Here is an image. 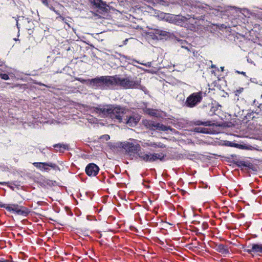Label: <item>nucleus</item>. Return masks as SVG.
Listing matches in <instances>:
<instances>
[{"instance_id": "obj_1", "label": "nucleus", "mask_w": 262, "mask_h": 262, "mask_svg": "<svg viewBox=\"0 0 262 262\" xmlns=\"http://www.w3.org/2000/svg\"><path fill=\"white\" fill-rule=\"evenodd\" d=\"M121 146L125 154L132 158L137 154L141 160L146 162L151 163L158 160L162 161L166 156L162 152H139L141 150V145L134 139H129L128 141L122 143Z\"/></svg>"}, {"instance_id": "obj_2", "label": "nucleus", "mask_w": 262, "mask_h": 262, "mask_svg": "<svg viewBox=\"0 0 262 262\" xmlns=\"http://www.w3.org/2000/svg\"><path fill=\"white\" fill-rule=\"evenodd\" d=\"M124 110L120 106H115L107 104L99 105L96 107L92 108L91 112L98 114L101 117H110L112 119L117 120L119 122L122 121Z\"/></svg>"}, {"instance_id": "obj_3", "label": "nucleus", "mask_w": 262, "mask_h": 262, "mask_svg": "<svg viewBox=\"0 0 262 262\" xmlns=\"http://www.w3.org/2000/svg\"><path fill=\"white\" fill-rule=\"evenodd\" d=\"M113 89L116 86L124 89H141V80L131 76L120 77L116 75L113 76Z\"/></svg>"}, {"instance_id": "obj_4", "label": "nucleus", "mask_w": 262, "mask_h": 262, "mask_svg": "<svg viewBox=\"0 0 262 262\" xmlns=\"http://www.w3.org/2000/svg\"><path fill=\"white\" fill-rule=\"evenodd\" d=\"M113 76H101L88 80L90 85L95 89H113Z\"/></svg>"}, {"instance_id": "obj_5", "label": "nucleus", "mask_w": 262, "mask_h": 262, "mask_svg": "<svg viewBox=\"0 0 262 262\" xmlns=\"http://www.w3.org/2000/svg\"><path fill=\"white\" fill-rule=\"evenodd\" d=\"M203 92L193 93L187 97L185 104L189 107H193L200 103L203 98Z\"/></svg>"}, {"instance_id": "obj_6", "label": "nucleus", "mask_w": 262, "mask_h": 262, "mask_svg": "<svg viewBox=\"0 0 262 262\" xmlns=\"http://www.w3.org/2000/svg\"><path fill=\"white\" fill-rule=\"evenodd\" d=\"M5 208L8 211L15 213L18 215H26L28 213L26 208L17 204L5 205Z\"/></svg>"}, {"instance_id": "obj_7", "label": "nucleus", "mask_w": 262, "mask_h": 262, "mask_svg": "<svg viewBox=\"0 0 262 262\" xmlns=\"http://www.w3.org/2000/svg\"><path fill=\"white\" fill-rule=\"evenodd\" d=\"M141 145L145 148L151 147L154 149L166 147V145L161 142H155L150 140L142 142Z\"/></svg>"}, {"instance_id": "obj_8", "label": "nucleus", "mask_w": 262, "mask_h": 262, "mask_svg": "<svg viewBox=\"0 0 262 262\" xmlns=\"http://www.w3.org/2000/svg\"><path fill=\"white\" fill-rule=\"evenodd\" d=\"M99 171V168L94 163L88 164L85 168L86 173L90 177L96 176Z\"/></svg>"}, {"instance_id": "obj_9", "label": "nucleus", "mask_w": 262, "mask_h": 262, "mask_svg": "<svg viewBox=\"0 0 262 262\" xmlns=\"http://www.w3.org/2000/svg\"><path fill=\"white\" fill-rule=\"evenodd\" d=\"M141 117L138 114H133L126 119V124L129 126H135L139 122Z\"/></svg>"}, {"instance_id": "obj_10", "label": "nucleus", "mask_w": 262, "mask_h": 262, "mask_svg": "<svg viewBox=\"0 0 262 262\" xmlns=\"http://www.w3.org/2000/svg\"><path fill=\"white\" fill-rule=\"evenodd\" d=\"M246 251L249 254H251L252 252L262 254V244H253L251 245V249H247Z\"/></svg>"}, {"instance_id": "obj_11", "label": "nucleus", "mask_w": 262, "mask_h": 262, "mask_svg": "<svg viewBox=\"0 0 262 262\" xmlns=\"http://www.w3.org/2000/svg\"><path fill=\"white\" fill-rule=\"evenodd\" d=\"M89 1L95 8L102 10L104 9L106 6V4L101 0H89Z\"/></svg>"}, {"instance_id": "obj_12", "label": "nucleus", "mask_w": 262, "mask_h": 262, "mask_svg": "<svg viewBox=\"0 0 262 262\" xmlns=\"http://www.w3.org/2000/svg\"><path fill=\"white\" fill-rule=\"evenodd\" d=\"M143 124L150 130H155L156 122L152 120H144L142 121Z\"/></svg>"}, {"instance_id": "obj_13", "label": "nucleus", "mask_w": 262, "mask_h": 262, "mask_svg": "<svg viewBox=\"0 0 262 262\" xmlns=\"http://www.w3.org/2000/svg\"><path fill=\"white\" fill-rule=\"evenodd\" d=\"M155 34L160 36L161 38H163L164 37H168L170 36V33L169 32L161 29H157L155 31Z\"/></svg>"}, {"instance_id": "obj_14", "label": "nucleus", "mask_w": 262, "mask_h": 262, "mask_svg": "<svg viewBox=\"0 0 262 262\" xmlns=\"http://www.w3.org/2000/svg\"><path fill=\"white\" fill-rule=\"evenodd\" d=\"M155 130H158L161 131H167L168 130H171V128L169 126H167L163 125V124L156 122Z\"/></svg>"}, {"instance_id": "obj_15", "label": "nucleus", "mask_w": 262, "mask_h": 262, "mask_svg": "<svg viewBox=\"0 0 262 262\" xmlns=\"http://www.w3.org/2000/svg\"><path fill=\"white\" fill-rule=\"evenodd\" d=\"M216 249L218 252L222 254H226L229 253V250L227 247L223 244H219L217 245L216 247Z\"/></svg>"}, {"instance_id": "obj_16", "label": "nucleus", "mask_w": 262, "mask_h": 262, "mask_svg": "<svg viewBox=\"0 0 262 262\" xmlns=\"http://www.w3.org/2000/svg\"><path fill=\"white\" fill-rule=\"evenodd\" d=\"M45 165L42 167L41 170L48 171L49 170V167H51L53 169H56L57 166L54 163H43Z\"/></svg>"}, {"instance_id": "obj_17", "label": "nucleus", "mask_w": 262, "mask_h": 262, "mask_svg": "<svg viewBox=\"0 0 262 262\" xmlns=\"http://www.w3.org/2000/svg\"><path fill=\"white\" fill-rule=\"evenodd\" d=\"M194 131L197 133H204V134H209L210 132L208 130V128H203V127H195L194 129Z\"/></svg>"}, {"instance_id": "obj_18", "label": "nucleus", "mask_w": 262, "mask_h": 262, "mask_svg": "<svg viewBox=\"0 0 262 262\" xmlns=\"http://www.w3.org/2000/svg\"><path fill=\"white\" fill-rule=\"evenodd\" d=\"M54 147L59 148L60 151H63L64 150L68 149V145L64 144H57L54 145Z\"/></svg>"}, {"instance_id": "obj_19", "label": "nucleus", "mask_w": 262, "mask_h": 262, "mask_svg": "<svg viewBox=\"0 0 262 262\" xmlns=\"http://www.w3.org/2000/svg\"><path fill=\"white\" fill-rule=\"evenodd\" d=\"M196 124L198 125H203L206 126H209L212 125V123L210 121H205L202 122L201 121H197L196 122Z\"/></svg>"}, {"instance_id": "obj_20", "label": "nucleus", "mask_w": 262, "mask_h": 262, "mask_svg": "<svg viewBox=\"0 0 262 262\" xmlns=\"http://www.w3.org/2000/svg\"><path fill=\"white\" fill-rule=\"evenodd\" d=\"M34 166H35L36 167L38 168L41 170L42 167L43 166L44 163L41 162H35L33 164Z\"/></svg>"}, {"instance_id": "obj_21", "label": "nucleus", "mask_w": 262, "mask_h": 262, "mask_svg": "<svg viewBox=\"0 0 262 262\" xmlns=\"http://www.w3.org/2000/svg\"><path fill=\"white\" fill-rule=\"evenodd\" d=\"M149 2L154 3V4H160L161 5H163L164 1L163 0H148Z\"/></svg>"}, {"instance_id": "obj_22", "label": "nucleus", "mask_w": 262, "mask_h": 262, "mask_svg": "<svg viewBox=\"0 0 262 262\" xmlns=\"http://www.w3.org/2000/svg\"><path fill=\"white\" fill-rule=\"evenodd\" d=\"M0 77L4 80H8L9 79V76L6 74H1Z\"/></svg>"}, {"instance_id": "obj_23", "label": "nucleus", "mask_w": 262, "mask_h": 262, "mask_svg": "<svg viewBox=\"0 0 262 262\" xmlns=\"http://www.w3.org/2000/svg\"><path fill=\"white\" fill-rule=\"evenodd\" d=\"M136 62H137V63H139L141 64H142V65H144L146 67H150L151 66V63L150 62H148L147 63H140L137 61H136Z\"/></svg>"}, {"instance_id": "obj_24", "label": "nucleus", "mask_w": 262, "mask_h": 262, "mask_svg": "<svg viewBox=\"0 0 262 262\" xmlns=\"http://www.w3.org/2000/svg\"><path fill=\"white\" fill-rule=\"evenodd\" d=\"M147 113L152 116H154L156 115V113L154 112V110H148Z\"/></svg>"}, {"instance_id": "obj_25", "label": "nucleus", "mask_w": 262, "mask_h": 262, "mask_svg": "<svg viewBox=\"0 0 262 262\" xmlns=\"http://www.w3.org/2000/svg\"><path fill=\"white\" fill-rule=\"evenodd\" d=\"M12 260H10L8 259H6L4 258H0V262H12Z\"/></svg>"}, {"instance_id": "obj_26", "label": "nucleus", "mask_w": 262, "mask_h": 262, "mask_svg": "<svg viewBox=\"0 0 262 262\" xmlns=\"http://www.w3.org/2000/svg\"><path fill=\"white\" fill-rule=\"evenodd\" d=\"M57 19L58 18H60V19H61L62 21L63 20H67V18H66L64 17H63V16H62L61 15H59V16H58L57 18Z\"/></svg>"}, {"instance_id": "obj_27", "label": "nucleus", "mask_w": 262, "mask_h": 262, "mask_svg": "<svg viewBox=\"0 0 262 262\" xmlns=\"http://www.w3.org/2000/svg\"><path fill=\"white\" fill-rule=\"evenodd\" d=\"M67 18V20H63V21H64L66 24H67V25H68V26H69V27H70V25L69 24L68 22H69V21H69V19H71V18H70V17H68V18Z\"/></svg>"}, {"instance_id": "obj_28", "label": "nucleus", "mask_w": 262, "mask_h": 262, "mask_svg": "<svg viewBox=\"0 0 262 262\" xmlns=\"http://www.w3.org/2000/svg\"><path fill=\"white\" fill-rule=\"evenodd\" d=\"M172 17H173L174 18L172 20V19L169 20V21H173L176 20L177 18H179V16H171V18H172Z\"/></svg>"}, {"instance_id": "obj_29", "label": "nucleus", "mask_w": 262, "mask_h": 262, "mask_svg": "<svg viewBox=\"0 0 262 262\" xmlns=\"http://www.w3.org/2000/svg\"><path fill=\"white\" fill-rule=\"evenodd\" d=\"M42 3L47 6H48V3L47 0H41Z\"/></svg>"}, {"instance_id": "obj_30", "label": "nucleus", "mask_w": 262, "mask_h": 262, "mask_svg": "<svg viewBox=\"0 0 262 262\" xmlns=\"http://www.w3.org/2000/svg\"><path fill=\"white\" fill-rule=\"evenodd\" d=\"M243 90V88H241L239 90H237L236 92L237 93H241L242 92Z\"/></svg>"}, {"instance_id": "obj_31", "label": "nucleus", "mask_w": 262, "mask_h": 262, "mask_svg": "<svg viewBox=\"0 0 262 262\" xmlns=\"http://www.w3.org/2000/svg\"><path fill=\"white\" fill-rule=\"evenodd\" d=\"M236 72H237V73H239V74H242V75H244V76H246V73H245V72H239V71H237Z\"/></svg>"}, {"instance_id": "obj_32", "label": "nucleus", "mask_w": 262, "mask_h": 262, "mask_svg": "<svg viewBox=\"0 0 262 262\" xmlns=\"http://www.w3.org/2000/svg\"><path fill=\"white\" fill-rule=\"evenodd\" d=\"M78 80L79 81H81V82H83V83H84V82H85L86 81V80H84V79H81L80 78L78 79Z\"/></svg>"}, {"instance_id": "obj_33", "label": "nucleus", "mask_w": 262, "mask_h": 262, "mask_svg": "<svg viewBox=\"0 0 262 262\" xmlns=\"http://www.w3.org/2000/svg\"><path fill=\"white\" fill-rule=\"evenodd\" d=\"M5 204H2V202H0V207L5 208Z\"/></svg>"}, {"instance_id": "obj_34", "label": "nucleus", "mask_w": 262, "mask_h": 262, "mask_svg": "<svg viewBox=\"0 0 262 262\" xmlns=\"http://www.w3.org/2000/svg\"><path fill=\"white\" fill-rule=\"evenodd\" d=\"M49 7V8L52 10V11H53L54 12L55 11V9L53 7H49V6H48Z\"/></svg>"}, {"instance_id": "obj_35", "label": "nucleus", "mask_w": 262, "mask_h": 262, "mask_svg": "<svg viewBox=\"0 0 262 262\" xmlns=\"http://www.w3.org/2000/svg\"><path fill=\"white\" fill-rule=\"evenodd\" d=\"M54 12H55V13H56V14H57V15H58V16H59V15H60V14H59V13L58 12V11H56V10H55V11H54Z\"/></svg>"}, {"instance_id": "obj_36", "label": "nucleus", "mask_w": 262, "mask_h": 262, "mask_svg": "<svg viewBox=\"0 0 262 262\" xmlns=\"http://www.w3.org/2000/svg\"><path fill=\"white\" fill-rule=\"evenodd\" d=\"M6 184L5 182H0V184L1 185H5Z\"/></svg>"}, {"instance_id": "obj_37", "label": "nucleus", "mask_w": 262, "mask_h": 262, "mask_svg": "<svg viewBox=\"0 0 262 262\" xmlns=\"http://www.w3.org/2000/svg\"><path fill=\"white\" fill-rule=\"evenodd\" d=\"M182 48H185V49H187V50H189V49H188V48H187V47H184L183 45H182Z\"/></svg>"}, {"instance_id": "obj_38", "label": "nucleus", "mask_w": 262, "mask_h": 262, "mask_svg": "<svg viewBox=\"0 0 262 262\" xmlns=\"http://www.w3.org/2000/svg\"><path fill=\"white\" fill-rule=\"evenodd\" d=\"M16 26H17V28H18L19 25H18L17 20V22H16Z\"/></svg>"}, {"instance_id": "obj_39", "label": "nucleus", "mask_w": 262, "mask_h": 262, "mask_svg": "<svg viewBox=\"0 0 262 262\" xmlns=\"http://www.w3.org/2000/svg\"><path fill=\"white\" fill-rule=\"evenodd\" d=\"M211 68H215V66H214V65L212 64V65H211Z\"/></svg>"}, {"instance_id": "obj_40", "label": "nucleus", "mask_w": 262, "mask_h": 262, "mask_svg": "<svg viewBox=\"0 0 262 262\" xmlns=\"http://www.w3.org/2000/svg\"><path fill=\"white\" fill-rule=\"evenodd\" d=\"M38 84L40 85H45V84H42L41 83H38Z\"/></svg>"}, {"instance_id": "obj_41", "label": "nucleus", "mask_w": 262, "mask_h": 262, "mask_svg": "<svg viewBox=\"0 0 262 262\" xmlns=\"http://www.w3.org/2000/svg\"><path fill=\"white\" fill-rule=\"evenodd\" d=\"M127 41V39H126L125 40H124V44H126Z\"/></svg>"}, {"instance_id": "obj_42", "label": "nucleus", "mask_w": 262, "mask_h": 262, "mask_svg": "<svg viewBox=\"0 0 262 262\" xmlns=\"http://www.w3.org/2000/svg\"><path fill=\"white\" fill-rule=\"evenodd\" d=\"M3 64V63H2V62H0V66H2Z\"/></svg>"}, {"instance_id": "obj_43", "label": "nucleus", "mask_w": 262, "mask_h": 262, "mask_svg": "<svg viewBox=\"0 0 262 262\" xmlns=\"http://www.w3.org/2000/svg\"><path fill=\"white\" fill-rule=\"evenodd\" d=\"M223 69H224V68H221V70H222V71H223Z\"/></svg>"}]
</instances>
